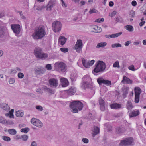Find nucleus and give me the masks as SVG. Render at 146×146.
I'll return each instance as SVG.
<instances>
[{
	"instance_id": "052dcab7",
	"label": "nucleus",
	"mask_w": 146,
	"mask_h": 146,
	"mask_svg": "<svg viewBox=\"0 0 146 146\" xmlns=\"http://www.w3.org/2000/svg\"><path fill=\"white\" fill-rule=\"evenodd\" d=\"M45 8V7L44 6H39V7H37V8H36V9L37 10H39V11H41L44 8Z\"/></svg>"
},
{
	"instance_id": "c756f323",
	"label": "nucleus",
	"mask_w": 146,
	"mask_h": 146,
	"mask_svg": "<svg viewBox=\"0 0 146 146\" xmlns=\"http://www.w3.org/2000/svg\"><path fill=\"white\" fill-rule=\"evenodd\" d=\"M135 95H140L141 92V89L138 87H136L134 89Z\"/></svg>"
},
{
	"instance_id": "2eb2a0df",
	"label": "nucleus",
	"mask_w": 146,
	"mask_h": 146,
	"mask_svg": "<svg viewBox=\"0 0 146 146\" xmlns=\"http://www.w3.org/2000/svg\"><path fill=\"white\" fill-rule=\"evenodd\" d=\"M0 108L6 111H8L10 110V107L8 104L5 103L0 104Z\"/></svg>"
},
{
	"instance_id": "09e8293b",
	"label": "nucleus",
	"mask_w": 146,
	"mask_h": 146,
	"mask_svg": "<svg viewBox=\"0 0 146 146\" xmlns=\"http://www.w3.org/2000/svg\"><path fill=\"white\" fill-rule=\"evenodd\" d=\"M98 12L97 10L93 8L92 9H90L89 11V13L91 14L94 13H96Z\"/></svg>"
},
{
	"instance_id": "5fc2aeb1",
	"label": "nucleus",
	"mask_w": 146,
	"mask_h": 146,
	"mask_svg": "<svg viewBox=\"0 0 146 146\" xmlns=\"http://www.w3.org/2000/svg\"><path fill=\"white\" fill-rule=\"evenodd\" d=\"M36 108L37 110L40 111H42L43 110L42 107L40 106H36Z\"/></svg>"
},
{
	"instance_id": "bf43d9fd",
	"label": "nucleus",
	"mask_w": 146,
	"mask_h": 146,
	"mask_svg": "<svg viewBox=\"0 0 146 146\" xmlns=\"http://www.w3.org/2000/svg\"><path fill=\"white\" fill-rule=\"evenodd\" d=\"M82 141L84 143H88L89 141L87 138H83L82 139Z\"/></svg>"
},
{
	"instance_id": "338daca9",
	"label": "nucleus",
	"mask_w": 146,
	"mask_h": 146,
	"mask_svg": "<svg viewBox=\"0 0 146 146\" xmlns=\"http://www.w3.org/2000/svg\"><path fill=\"white\" fill-rule=\"evenodd\" d=\"M88 62L90 64V66H92L94 64L95 61L94 60H93L91 61H88Z\"/></svg>"
},
{
	"instance_id": "9d476101",
	"label": "nucleus",
	"mask_w": 146,
	"mask_h": 146,
	"mask_svg": "<svg viewBox=\"0 0 146 146\" xmlns=\"http://www.w3.org/2000/svg\"><path fill=\"white\" fill-rule=\"evenodd\" d=\"M31 123L33 125L41 128L43 126V123L38 119L33 118L31 120Z\"/></svg>"
},
{
	"instance_id": "c9c22d12",
	"label": "nucleus",
	"mask_w": 146,
	"mask_h": 146,
	"mask_svg": "<svg viewBox=\"0 0 146 146\" xmlns=\"http://www.w3.org/2000/svg\"><path fill=\"white\" fill-rule=\"evenodd\" d=\"M97 81L99 84L100 85L102 84H104V80L102 78H99L97 79Z\"/></svg>"
},
{
	"instance_id": "412c9836",
	"label": "nucleus",
	"mask_w": 146,
	"mask_h": 146,
	"mask_svg": "<svg viewBox=\"0 0 146 146\" xmlns=\"http://www.w3.org/2000/svg\"><path fill=\"white\" fill-rule=\"evenodd\" d=\"M124 82L128 84H131L132 83V80H130L126 76H124L123 77L121 82L123 83Z\"/></svg>"
},
{
	"instance_id": "a19ab883",
	"label": "nucleus",
	"mask_w": 146,
	"mask_h": 146,
	"mask_svg": "<svg viewBox=\"0 0 146 146\" xmlns=\"http://www.w3.org/2000/svg\"><path fill=\"white\" fill-rule=\"evenodd\" d=\"M2 139L4 141L7 142H9L11 140V139L9 137L5 136H3Z\"/></svg>"
},
{
	"instance_id": "6e6552de",
	"label": "nucleus",
	"mask_w": 146,
	"mask_h": 146,
	"mask_svg": "<svg viewBox=\"0 0 146 146\" xmlns=\"http://www.w3.org/2000/svg\"><path fill=\"white\" fill-rule=\"evenodd\" d=\"M82 40L81 39L78 40L74 46V49L76 50L77 52L80 53V51L82 50Z\"/></svg>"
},
{
	"instance_id": "72a5a7b5",
	"label": "nucleus",
	"mask_w": 146,
	"mask_h": 146,
	"mask_svg": "<svg viewBox=\"0 0 146 146\" xmlns=\"http://www.w3.org/2000/svg\"><path fill=\"white\" fill-rule=\"evenodd\" d=\"M15 115L18 117H21L23 116V113L21 111H18L16 112Z\"/></svg>"
},
{
	"instance_id": "e433bc0d",
	"label": "nucleus",
	"mask_w": 146,
	"mask_h": 146,
	"mask_svg": "<svg viewBox=\"0 0 146 146\" xmlns=\"http://www.w3.org/2000/svg\"><path fill=\"white\" fill-rule=\"evenodd\" d=\"M122 32H120L119 33H117L115 34H113L112 35V36H111V37L112 38H113L116 37H117L119 36L120 35H121L122 34Z\"/></svg>"
},
{
	"instance_id": "603ef678",
	"label": "nucleus",
	"mask_w": 146,
	"mask_h": 146,
	"mask_svg": "<svg viewBox=\"0 0 146 146\" xmlns=\"http://www.w3.org/2000/svg\"><path fill=\"white\" fill-rule=\"evenodd\" d=\"M18 76L19 78L22 79L23 78L24 75L23 73L19 72L18 74Z\"/></svg>"
},
{
	"instance_id": "79ce46f5",
	"label": "nucleus",
	"mask_w": 146,
	"mask_h": 146,
	"mask_svg": "<svg viewBox=\"0 0 146 146\" xmlns=\"http://www.w3.org/2000/svg\"><path fill=\"white\" fill-rule=\"evenodd\" d=\"M122 46L121 44L119 43H115L111 45V47L112 48H117L119 47H121Z\"/></svg>"
},
{
	"instance_id": "864d4df0",
	"label": "nucleus",
	"mask_w": 146,
	"mask_h": 146,
	"mask_svg": "<svg viewBox=\"0 0 146 146\" xmlns=\"http://www.w3.org/2000/svg\"><path fill=\"white\" fill-rule=\"evenodd\" d=\"M115 21L117 22H121L122 21V19L120 16H118L116 18Z\"/></svg>"
},
{
	"instance_id": "473e14b6",
	"label": "nucleus",
	"mask_w": 146,
	"mask_h": 146,
	"mask_svg": "<svg viewBox=\"0 0 146 146\" xmlns=\"http://www.w3.org/2000/svg\"><path fill=\"white\" fill-rule=\"evenodd\" d=\"M83 82H89L91 80L90 77L88 76H84L82 78Z\"/></svg>"
},
{
	"instance_id": "774afa93",
	"label": "nucleus",
	"mask_w": 146,
	"mask_h": 146,
	"mask_svg": "<svg viewBox=\"0 0 146 146\" xmlns=\"http://www.w3.org/2000/svg\"><path fill=\"white\" fill-rule=\"evenodd\" d=\"M129 69L131 70L134 71V67L133 65L129 67Z\"/></svg>"
},
{
	"instance_id": "a878e982",
	"label": "nucleus",
	"mask_w": 146,
	"mask_h": 146,
	"mask_svg": "<svg viewBox=\"0 0 146 146\" xmlns=\"http://www.w3.org/2000/svg\"><path fill=\"white\" fill-rule=\"evenodd\" d=\"M14 112V110L12 109L8 113H6L5 115L7 117H9L10 118H13L14 115L13 113Z\"/></svg>"
},
{
	"instance_id": "aec40b11",
	"label": "nucleus",
	"mask_w": 146,
	"mask_h": 146,
	"mask_svg": "<svg viewBox=\"0 0 146 146\" xmlns=\"http://www.w3.org/2000/svg\"><path fill=\"white\" fill-rule=\"evenodd\" d=\"M121 104L117 103L112 104L110 105V107L112 109L118 110L120 109L121 108Z\"/></svg>"
},
{
	"instance_id": "393cba45",
	"label": "nucleus",
	"mask_w": 146,
	"mask_h": 146,
	"mask_svg": "<svg viewBox=\"0 0 146 146\" xmlns=\"http://www.w3.org/2000/svg\"><path fill=\"white\" fill-rule=\"evenodd\" d=\"M82 63L83 66L86 68H88L90 66L88 61H87L84 58H82Z\"/></svg>"
},
{
	"instance_id": "f8f14e48",
	"label": "nucleus",
	"mask_w": 146,
	"mask_h": 146,
	"mask_svg": "<svg viewBox=\"0 0 146 146\" xmlns=\"http://www.w3.org/2000/svg\"><path fill=\"white\" fill-rule=\"evenodd\" d=\"M49 83L51 87L56 88L58 85V80L54 78H51L49 79Z\"/></svg>"
},
{
	"instance_id": "f3484780",
	"label": "nucleus",
	"mask_w": 146,
	"mask_h": 146,
	"mask_svg": "<svg viewBox=\"0 0 146 146\" xmlns=\"http://www.w3.org/2000/svg\"><path fill=\"white\" fill-rule=\"evenodd\" d=\"M60 80L62 87H65L68 85L69 82L68 80L65 78H61Z\"/></svg>"
},
{
	"instance_id": "37998d69",
	"label": "nucleus",
	"mask_w": 146,
	"mask_h": 146,
	"mask_svg": "<svg viewBox=\"0 0 146 146\" xmlns=\"http://www.w3.org/2000/svg\"><path fill=\"white\" fill-rule=\"evenodd\" d=\"M68 91L71 94H73V93H74L76 92L75 89L73 88L72 87L69 88L68 90Z\"/></svg>"
},
{
	"instance_id": "7c9ffc66",
	"label": "nucleus",
	"mask_w": 146,
	"mask_h": 146,
	"mask_svg": "<svg viewBox=\"0 0 146 146\" xmlns=\"http://www.w3.org/2000/svg\"><path fill=\"white\" fill-rule=\"evenodd\" d=\"M128 90L129 88L127 87L124 88L123 89V96L124 98H125L126 97V95L128 94Z\"/></svg>"
},
{
	"instance_id": "58836bf2",
	"label": "nucleus",
	"mask_w": 146,
	"mask_h": 146,
	"mask_svg": "<svg viewBox=\"0 0 146 146\" xmlns=\"http://www.w3.org/2000/svg\"><path fill=\"white\" fill-rule=\"evenodd\" d=\"M3 28L2 27H0V38L2 37L4 35Z\"/></svg>"
},
{
	"instance_id": "c85d7f7f",
	"label": "nucleus",
	"mask_w": 146,
	"mask_h": 146,
	"mask_svg": "<svg viewBox=\"0 0 146 146\" xmlns=\"http://www.w3.org/2000/svg\"><path fill=\"white\" fill-rule=\"evenodd\" d=\"M107 45V43L105 42H100L98 43L97 46H96V48H104Z\"/></svg>"
},
{
	"instance_id": "1a4fd4ad",
	"label": "nucleus",
	"mask_w": 146,
	"mask_h": 146,
	"mask_svg": "<svg viewBox=\"0 0 146 146\" xmlns=\"http://www.w3.org/2000/svg\"><path fill=\"white\" fill-rule=\"evenodd\" d=\"M12 30L16 35L19 34L21 31L20 26L19 24H12L11 26Z\"/></svg>"
},
{
	"instance_id": "4468645a",
	"label": "nucleus",
	"mask_w": 146,
	"mask_h": 146,
	"mask_svg": "<svg viewBox=\"0 0 146 146\" xmlns=\"http://www.w3.org/2000/svg\"><path fill=\"white\" fill-rule=\"evenodd\" d=\"M99 104L100 105V110L102 111H104L105 109V102L101 98H100L99 100Z\"/></svg>"
},
{
	"instance_id": "cd10ccee",
	"label": "nucleus",
	"mask_w": 146,
	"mask_h": 146,
	"mask_svg": "<svg viewBox=\"0 0 146 146\" xmlns=\"http://www.w3.org/2000/svg\"><path fill=\"white\" fill-rule=\"evenodd\" d=\"M127 108L129 110H131L133 107L132 104L130 101H128L126 105Z\"/></svg>"
},
{
	"instance_id": "2f4dec72",
	"label": "nucleus",
	"mask_w": 146,
	"mask_h": 146,
	"mask_svg": "<svg viewBox=\"0 0 146 146\" xmlns=\"http://www.w3.org/2000/svg\"><path fill=\"white\" fill-rule=\"evenodd\" d=\"M125 28L130 32H132L134 30L133 26L131 25H127L125 27Z\"/></svg>"
},
{
	"instance_id": "a18cd8bd",
	"label": "nucleus",
	"mask_w": 146,
	"mask_h": 146,
	"mask_svg": "<svg viewBox=\"0 0 146 146\" xmlns=\"http://www.w3.org/2000/svg\"><path fill=\"white\" fill-rule=\"evenodd\" d=\"M104 84L106 85L107 86H110L111 84V81L104 80Z\"/></svg>"
},
{
	"instance_id": "f03ea898",
	"label": "nucleus",
	"mask_w": 146,
	"mask_h": 146,
	"mask_svg": "<svg viewBox=\"0 0 146 146\" xmlns=\"http://www.w3.org/2000/svg\"><path fill=\"white\" fill-rule=\"evenodd\" d=\"M71 110L73 113L78 112V110L80 111L83 107V104L80 101H74L70 103Z\"/></svg>"
},
{
	"instance_id": "6e6d98bb",
	"label": "nucleus",
	"mask_w": 146,
	"mask_h": 146,
	"mask_svg": "<svg viewBox=\"0 0 146 146\" xmlns=\"http://www.w3.org/2000/svg\"><path fill=\"white\" fill-rule=\"evenodd\" d=\"M104 19L103 18H102L101 19H97L96 20H95V22H98V23H100L101 22H103L104 21Z\"/></svg>"
},
{
	"instance_id": "6ab92c4d",
	"label": "nucleus",
	"mask_w": 146,
	"mask_h": 146,
	"mask_svg": "<svg viewBox=\"0 0 146 146\" xmlns=\"http://www.w3.org/2000/svg\"><path fill=\"white\" fill-rule=\"evenodd\" d=\"M93 133L92 135L93 137L98 134L100 132V129L98 127L94 126L92 130Z\"/></svg>"
},
{
	"instance_id": "9b49d317",
	"label": "nucleus",
	"mask_w": 146,
	"mask_h": 146,
	"mask_svg": "<svg viewBox=\"0 0 146 146\" xmlns=\"http://www.w3.org/2000/svg\"><path fill=\"white\" fill-rule=\"evenodd\" d=\"M45 68L41 66H38L35 68L34 72L36 75L43 74L45 72Z\"/></svg>"
},
{
	"instance_id": "de8ad7c7",
	"label": "nucleus",
	"mask_w": 146,
	"mask_h": 146,
	"mask_svg": "<svg viewBox=\"0 0 146 146\" xmlns=\"http://www.w3.org/2000/svg\"><path fill=\"white\" fill-rule=\"evenodd\" d=\"M60 50L62 52L66 53L68 52V49L67 48H60Z\"/></svg>"
},
{
	"instance_id": "f257e3e1",
	"label": "nucleus",
	"mask_w": 146,
	"mask_h": 146,
	"mask_svg": "<svg viewBox=\"0 0 146 146\" xmlns=\"http://www.w3.org/2000/svg\"><path fill=\"white\" fill-rule=\"evenodd\" d=\"M46 34L44 26H41L35 29L32 36L35 39H40L45 36Z\"/></svg>"
},
{
	"instance_id": "3c124183",
	"label": "nucleus",
	"mask_w": 146,
	"mask_h": 146,
	"mask_svg": "<svg viewBox=\"0 0 146 146\" xmlns=\"http://www.w3.org/2000/svg\"><path fill=\"white\" fill-rule=\"evenodd\" d=\"M17 12L19 14L20 16L21 17V18L22 19H25V17L23 15L22 11H17Z\"/></svg>"
},
{
	"instance_id": "f704fd0d",
	"label": "nucleus",
	"mask_w": 146,
	"mask_h": 146,
	"mask_svg": "<svg viewBox=\"0 0 146 146\" xmlns=\"http://www.w3.org/2000/svg\"><path fill=\"white\" fill-rule=\"evenodd\" d=\"M8 132L11 135H14L16 134L17 131L14 129H10L8 130Z\"/></svg>"
},
{
	"instance_id": "49530a36",
	"label": "nucleus",
	"mask_w": 146,
	"mask_h": 146,
	"mask_svg": "<svg viewBox=\"0 0 146 146\" xmlns=\"http://www.w3.org/2000/svg\"><path fill=\"white\" fill-rule=\"evenodd\" d=\"M93 29L95 30H98L99 31H97L96 30L95 32H100L102 31L101 27L97 26H95V27L93 28Z\"/></svg>"
},
{
	"instance_id": "dca6fc26",
	"label": "nucleus",
	"mask_w": 146,
	"mask_h": 146,
	"mask_svg": "<svg viewBox=\"0 0 146 146\" xmlns=\"http://www.w3.org/2000/svg\"><path fill=\"white\" fill-rule=\"evenodd\" d=\"M67 40V38L64 36H61L58 39V43L62 45H64Z\"/></svg>"
},
{
	"instance_id": "c03bdc74",
	"label": "nucleus",
	"mask_w": 146,
	"mask_h": 146,
	"mask_svg": "<svg viewBox=\"0 0 146 146\" xmlns=\"http://www.w3.org/2000/svg\"><path fill=\"white\" fill-rule=\"evenodd\" d=\"M135 95V102L136 103H138L139 100L140 95Z\"/></svg>"
},
{
	"instance_id": "8fccbe9b",
	"label": "nucleus",
	"mask_w": 146,
	"mask_h": 146,
	"mask_svg": "<svg viewBox=\"0 0 146 146\" xmlns=\"http://www.w3.org/2000/svg\"><path fill=\"white\" fill-rule=\"evenodd\" d=\"M113 67H119V62L118 61H116L113 64Z\"/></svg>"
},
{
	"instance_id": "7ed1b4c3",
	"label": "nucleus",
	"mask_w": 146,
	"mask_h": 146,
	"mask_svg": "<svg viewBox=\"0 0 146 146\" xmlns=\"http://www.w3.org/2000/svg\"><path fill=\"white\" fill-rule=\"evenodd\" d=\"M95 66L96 67L93 70L94 75H97L96 74L102 72L106 68L105 64L102 61H98Z\"/></svg>"
},
{
	"instance_id": "13d9d810",
	"label": "nucleus",
	"mask_w": 146,
	"mask_h": 146,
	"mask_svg": "<svg viewBox=\"0 0 146 146\" xmlns=\"http://www.w3.org/2000/svg\"><path fill=\"white\" fill-rule=\"evenodd\" d=\"M46 68H47V69L50 70L52 69V66L50 64H47L46 65Z\"/></svg>"
},
{
	"instance_id": "bb28decb",
	"label": "nucleus",
	"mask_w": 146,
	"mask_h": 146,
	"mask_svg": "<svg viewBox=\"0 0 146 146\" xmlns=\"http://www.w3.org/2000/svg\"><path fill=\"white\" fill-rule=\"evenodd\" d=\"M43 89L46 92L50 93L51 94L54 93V91L52 89L47 88V87L46 86H44L43 87Z\"/></svg>"
},
{
	"instance_id": "5701e85b",
	"label": "nucleus",
	"mask_w": 146,
	"mask_h": 146,
	"mask_svg": "<svg viewBox=\"0 0 146 146\" xmlns=\"http://www.w3.org/2000/svg\"><path fill=\"white\" fill-rule=\"evenodd\" d=\"M0 123L3 124H13L14 123L13 122H11L10 123H9L3 117L1 116H0Z\"/></svg>"
},
{
	"instance_id": "4c0bfd02",
	"label": "nucleus",
	"mask_w": 146,
	"mask_h": 146,
	"mask_svg": "<svg viewBox=\"0 0 146 146\" xmlns=\"http://www.w3.org/2000/svg\"><path fill=\"white\" fill-rule=\"evenodd\" d=\"M29 128L25 127L21 129V131L22 132H24L25 133H26L29 131Z\"/></svg>"
},
{
	"instance_id": "e2e57ef3",
	"label": "nucleus",
	"mask_w": 146,
	"mask_h": 146,
	"mask_svg": "<svg viewBox=\"0 0 146 146\" xmlns=\"http://www.w3.org/2000/svg\"><path fill=\"white\" fill-rule=\"evenodd\" d=\"M131 4L133 6H135L137 4V2L133 0L131 2Z\"/></svg>"
},
{
	"instance_id": "20e7f679",
	"label": "nucleus",
	"mask_w": 146,
	"mask_h": 146,
	"mask_svg": "<svg viewBox=\"0 0 146 146\" xmlns=\"http://www.w3.org/2000/svg\"><path fill=\"white\" fill-rule=\"evenodd\" d=\"M55 70L59 72L62 73L65 72L67 70V66L64 63L57 62L54 64Z\"/></svg>"
},
{
	"instance_id": "69168bd1",
	"label": "nucleus",
	"mask_w": 146,
	"mask_h": 146,
	"mask_svg": "<svg viewBox=\"0 0 146 146\" xmlns=\"http://www.w3.org/2000/svg\"><path fill=\"white\" fill-rule=\"evenodd\" d=\"M131 43V41H128L126 42L124 44V45L125 46H128Z\"/></svg>"
},
{
	"instance_id": "4d7b16f0",
	"label": "nucleus",
	"mask_w": 146,
	"mask_h": 146,
	"mask_svg": "<svg viewBox=\"0 0 146 146\" xmlns=\"http://www.w3.org/2000/svg\"><path fill=\"white\" fill-rule=\"evenodd\" d=\"M15 82V80L14 79L12 78H11L9 81V83L10 84H13Z\"/></svg>"
},
{
	"instance_id": "0eeeda50",
	"label": "nucleus",
	"mask_w": 146,
	"mask_h": 146,
	"mask_svg": "<svg viewBox=\"0 0 146 146\" xmlns=\"http://www.w3.org/2000/svg\"><path fill=\"white\" fill-rule=\"evenodd\" d=\"M52 26L53 31L55 32H58L61 30L62 25L60 22L56 21L53 23Z\"/></svg>"
},
{
	"instance_id": "423d86ee",
	"label": "nucleus",
	"mask_w": 146,
	"mask_h": 146,
	"mask_svg": "<svg viewBox=\"0 0 146 146\" xmlns=\"http://www.w3.org/2000/svg\"><path fill=\"white\" fill-rule=\"evenodd\" d=\"M133 142V139L131 137H128L124 139L121 140L119 145L121 146H127L131 145Z\"/></svg>"
},
{
	"instance_id": "39448f33",
	"label": "nucleus",
	"mask_w": 146,
	"mask_h": 146,
	"mask_svg": "<svg viewBox=\"0 0 146 146\" xmlns=\"http://www.w3.org/2000/svg\"><path fill=\"white\" fill-rule=\"evenodd\" d=\"M34 53L36 57L41 59H45L48 57V54L43 53L42 49L39 47L35 49Z\"/></svg>"
},
{
	"instance_id": "a211bd4d",
	"label": "nucleus",
	"mask_w": 146,
	"mask_h": 146,
	"mask_svg": "<svg viewBox=\"0 0 146 146\" xmlns=\"http://www.w3.org/2000/svg\"><path fill=\"white\" fill-rule=\"evenodd\" d=\"M126 130V129L123 127L120 126L116 128V132L117 134H121L124 133Z\"/></svg>"
},
{
	"instance_id": "680f3d73",
	"label": "nucleus",
	"mask_w": 146,
	"mask_h": 146,
	"mask_svg": "<svg viewBox=\"0 0 146 146\" xmlns=\"http://www.w3.org/2000/svg\"><path fill=\"white\" fill-rule=\"evenodd\" d=\"M130 15H131V17H134L135 16V12L133 10H131L130 11Z\"/></svg>"
},
{
	"instance_id": "ddd939ff",
	"label": "nucleus",
	"mask_w": 146,
	"mask_h": 146,
	"mask_svg": "<svg viewBox=\"0 0 146 146\" xmlns=\"http://www.w3.org/2000/svg\"><path fill=\"white\" fill-rule=\"evenodd\" d=\"M55 3V0H50L48 3L46 8L47 10L51 11L52 9L54 6Z\"/></svg>"
},
{
	"instance_id": "b1692460",
	"label": "nucleus",
	"mask_w": 146,
	"mask_h": 146,
	"mask_svg": "<svg viewBox=\"0 0 146 146\" xmlns=\"http://www.w3.org/2000/svg\"><path fill=\"white\" fill-rule=\"evenodd\" d=\"M91 86V84L88 82H82V87L84 88H89Z\"/></svg>"
},
{
	"instance_id": "4be33fe9",
	"label": "nucleus",
	"mask_w": 146,
	"mask_h": 146,
	"mask_svg": "<svg viewBox=\"0 0 146 146\" xmlns=\"http://www.w3.org/2000/svg\"><path fill=\"white\" fill-rule=\"evenodd\" d=\"M139 113L138 111H131L129 113V116L130 118L132 117H133L136 116L138 115Z\"/></svg>"
},
{
	"instance_id": "0e129e2a",
	"label": "nucleus",
	"mask_w": 146,
	"mask_h": 146,
	"mask_svg": "<svg viewBox=\"0 0 146 146\" xmlns=\"http://www.w3.org/2000/svg\"><path fill=\"white\" fill-rule=\"evenodd\" d=\"M30 146H37L36 143L35 141L32 142Z\"/></svg>"
},
{
	"instance_id": "ea45409f",
	"label": "nucleus",
	"mask_w": 146,
	"mask_h": 146,
	"mask_svg": "<svg viewBox=\"0 0 146 146\" xmlns=\"http://www.w3.org/2000/svg\"><path fill=\"white\" fill-rule=\"evenodd\" d=\"M28 138V136L26 135H22L20 137L23 141H26Z\"/></svg>"
}]
</instances>
